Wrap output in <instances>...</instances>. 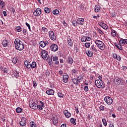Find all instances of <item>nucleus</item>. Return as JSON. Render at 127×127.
Segmentation results:
<instances>
[{
  "label": "nucleus",
  "mask_w": 127,
  "mask_h": 127,
  "mask_svg": "<svg viewBox=\"0 0 127 127\" xmlns=\"http://www.w3.org/2000/svg\"><path fill=\"white\" fill-rule=\"evenodd\" d=\"M68 63H69V64H73L74 61L71 56L68 57Z\"/></svg>",
  "instance_id": "obj_19"
},
{
  "label": "nucleus",
  "mask_w": 127,
  "mask_h": 127,
  "mask_svg": "<svg viewBox=\"0 0 127 127\" xmlns=\"http://www.w3.org/2000/svg\"><path fill=\"white\" fill-rule=\"evenodd\" d=\"M119 43L121 45H125L126 44V39H122L120 40Z\"/></svg>",
  "instance_id": "obj_23"
},
{
  "label": "nucleus",
  "mask_w": 127,
  "mask_h": 127,
  "mask_svg": "<svg viewBox=\"0 0 127 127\" xmlns=\"http://www.w3.org/2000/svg\"><path fill=\"white\" fill-rule=\"evenodd\" d=\"M43 107H42V106L41 105H38V108H39V110H40V111H42L43 110Z\"/></svg>",
  "instance_id": "obj_52"
},
{
  "label": "nucleus",
  "mask_w": 127,
  "mask_h": 127,
  "mask_svg": "<svg viewBox=\"0 0 127 127\" xmlns=\"http://www.w3.org/2000/svg\"><path fill=\"white\" fill-rule=\"evenodd\" d=\"M30 126L31 127H36V124L33 122H31L30 123Z\"/></svg>",
  "instance_id": "obj_31"
},
{
  "label": "nucleus",
  "mask_w": 127,
  "mask_h": 127,
  "mask_svg": "<svg viewBox=\"0 0 127 127\" xmlns=\"http://www.w3.org/2000/svg\"><path fill=\"white\" fill-rule=\"evenodd\" d=\"M95 84L97 88L99 89H104L105 88V84H104V81H102V80L97 79L95 81Z\"/></svg>",
  "instance_id": "obj_2"
},
{
  "label": "nucleus",
  "mask_w": 127,
  "mask_h": 127,
  "mask_svg": "<svg viewBox=\"0 0 127 127\" xmlns=\"http://www.w3.org/2000/svg\"><path fill=\"white\" fill-rule=\"evenodd\" d=\"M77 79L78 80V83H80V82L83 80V78H82V77H78Z\"/></svg>",
  "instance_id": "obj_57"
},
{
  "label": "nucleus",
  "mask_w": 127,
  "mask_h": 127,
  "mask_svg": "<svg viewBox=\"0 0 127 127\" xmlns=\"http://www.w3.org/2000/svg\"><path fill=\"white\" fill-rule=\"evenodd\" d=\"M22 111V109H21V108H20L19 107L17 108L16 109V112L18 114H20V113Z\"/></svg>",
  "instance_id": "obj_34"
},
{
  "label": "nucleus",
  "mask_w": 127,
  "mask_h": 127,
  "mask_svg": "<svg viewBox=\"0 0 127 127\" xmlns=\"http://www.w3.org/2000/svg\"><path fill=\"white\" fill-rule=\"evenodd\" d=\"M27 33V30L25 29L23 30V33L24 35H26Z\"/></svg>",
  "instance_id": "obj_60"
},
{
  "label": "nucleus",
  "mask_w": 127,
  "mask_h": 127,
  "mask_svg": "<svg viewBox=\"0 0 127 127\" xmlns=\"http://www.w3.org/2000/svg\"><path fill=\"white\" fill-rule=\"evenodd\" d=\"M33 14L35 16H39L41 14V9L39 8L36 9L35 11L33 12Z\"/></svg>",
  "instance_id": "obj_9"
},
{
  "label": "nucleus",
  "mask_w": 127,
  "mask_h": 127,
  "mask_svg": "<svg viewBox=\"0 0 127 127\" xmlns=\"http://www.w3.org/2000/svg\"><path fill=\"white\" fill-rule=\"evenodd\" d=\"M54 125H56V124H58V118L57 116L53 117V118L52 119Z\"/></svg>",
  "instance_id": "obj_17"
},
{
  "label": "nucleus",
  "mask_w": 127,
  "mask_h": 127,
  "mask_svg": "<svg viewBox=\"0 0 127 127\" xmlns=\"http://www.w3.org/2000/svg\"><path fill=\"white\" fill-rule=\"evenodd\" d=\"M72 25H73V26H77V25L78 24V21L73 20L72 22Z\"/></svg>",
  "instance_id": "obj_38"
},
{
  "label": "nucleus",
  "mask_w": 127,
  "mask_h": 127,
  "mask_svg": "<svg viewBox=\"0 0 127 127\" xmlns=\"http://www.w3.org/2000/svg\"><path fill=\"white\" fill-rule=\"evenodd\" d=\"M70 122L72 124V125H74L75 126L76 125V119H74L73 118H72L70 120Z\"/></svg>",
  "instance_id": "obj_26"
},
{
  "label": "nucleus",
  "mask_w": 127,
  "mask_h": 127,
  "mask_svg": "<svg viewBox=\"0 0 127 127\" xmlns=\"http://www.w3.org/2000/svg\"><path fill=\"white\" fill-rule=\"evenodd\" d=\"M102 122H103V124L104 126L105 127H107V120H106V119H102Z\"/></svg>",
  "instance_id": "obj_40"
},
{
  "label": "nucleus",
  "mask_w": 127,
  "mask_h": 127,
  "mask_svg": "<svg viewBox=\"0 0 127 127\" xmlns=\"http://www.w3.org/2000/svg\"><path fill=\"white\" fill-rule=\"evenodd\" d=\"M67 42L68 43V45H69V46H73V41H72V39L70 38L67 39Z\"/></svg>",
  "instance_id": "obj_24"
},
{
  "label": "nucleus",
  "mask_w": 127,
  "mask_h": 127,
  "mask_svg": "<svg viewBox=\"0 0 127 127\" xmlns=\"http://www.w3.org/2000/svg\"><path fill=\"white\" fill-rule=\"evenodd\" d=\"M32 83L33 87H34V88H36V87L37 86V83H36V81L32 80Z\"/></svg>",
  "instance_id": "obj_35"
},
{
  "label": "nucleus",
  "mask_w": 127,
  "mask_h": 127,
  "mask_svg": "<svg viewBox=\"0 0 127 127\" xmlns=\"http://www.w3.org/2000/svg\"><path fill=\"white\" fill-rule=\"evenodd\" d=\"M61 127H67V125H66V124H63L61 125Z\"/></svg>",
  "instance_id": "obj_64"
},
{
  "label": "nucleus",
  "mask_w": 127,
  "mask_h": 127,
  "mask_svg": "<svg viewBox=\"0 0 127 127\" xmlns=\"http://www.w3.org/2000/svg\"><path fill=\"white\" fill-rule=\"evenodd\" d=\"M97 31L98 32L99 34H101V35H104L105 34L104 32H103L102 30L100 29V28H97Z\"/></svg>",
  "instance_id": "obj_29"
},
{
  "label": "nucleus",
  "mask_w": 127,
  "mask_h": 127,
  "mask_svg": "<svg viewBox=\"0 0 127 127\" xmlns=\"http://www.w3.org/2000/svg\"><path fill=\"white\" fill-rule=\"evenodd\" d=\"M79 7L82 10H85V6L84 5H81Z\"/></svg>",
  "instance_id": "obj_55"
},
{
  "label": "nucleus",
  "mask_w": 127,
  "mask_h": 127,
  "mask_svg": "<svg viewBox=\"0 0 127 127\" xmlns=\"http://www.w3.org/2000/svg\"><path fill=\"white\" fill-rule=\"evenodd\" d=\"M58 96L59 98H63V97H64V94L62 93V92H60L58 93Z\"/></svg>",
  "instance_id": "obj_33"
},
{
  "label": "nucleus",
  "mask_w": 127,
  "mask_h": 127,
  "mask_svg": "<svg viewBox=\"0 0 127 127\" xmlns=\"http://www.w3.org/2000/svg\"><path fill=\"white\" fill-rule=\"evenodd\" d=\"M21 42L20 41V40L18 39H16L14 41V44H15V45H17L19 44V43H21Z\"/></svg>",
  "instance_id": "obj_27"
},
{
  "label": "nucleus",
  "mask_w": 127,
  "mask_h": 127,
  "mask_svg": "<svg viewBox=\"0 0 127 127\" xmlns=\"http://www.w3.org/2000/svg\"><path fill=\"white\" fill-rule=\"evenodd\" d=\"M118 47H117V48H118V49H119L120 50H123V47H122V45H121L120 44L118 45Z\"/></svg>",
  "instance_id": "obj_53"
},
{
  "label": "nucleus",
  "mask_w": 127,
  "mask_h": 127,
  "mask_svg": "<svg viewBox=\"0 0 127 127\" xmlns=\"http://www.w3.org/2000/svg\"><path fill=\"white\" fill-rule=\"evenodd\" d=\"M84 20H82V21H77V23H78V24H79V25H84Z\"/></svg>",
  "instance_id": "obj_42"
},
{
  "label": "nucleus",
  "mask_w": 127,
  "mask_h": 127,
  "mask_svg": "<svg viewBox=\"0 0 127 127\" xmlns=\"http://www.w3.org/2000/svg\"><path fill=\"white\" fill-rule=\"evenodd\" d=\"M85 46L86 47V48H89V47L91 46V44L90 43H85Z\"/></svg>",
  "instance_id": "obj_44"
},
{
  "label": "nucleus",
  "mask_w": 127,
  "mask_h": 127,
  "mask_svg": "<svg viewBox=\"0 0 127 127\" xmlns=\"http://www.w3.org/2000/svg\"><path fill=\"white\" fill-rule=\"evenodd\" d=\"M49 35L50 38L52 40H53L54 41H55V40L56 39V35L54 34V32H53V31H50L49 32Z\"/></svg>",
  "instance_id": "obj_7"
},
{
  "label": "nucleus",
  "mask_w": 127,
  "mask_h": 127,
  "mask_svg": "<svg viewBox=\"0 0 127 127\" xmlns=\"http://www.w3.org/2000/svg\"><path fill=\"white\" fill-rule=\"evenodd\" d=\"M12 61L14 64H16L17 63V58H13Z\"/></svg>",
  "instance_id": "obj_37"
},
{
  "label": "nucleus",
  "mask_w": 127,
  "mask_h": 127,
  "mask_svg": "<svg viewBox=\"0 0 127 127\" xmlns=\"http://www.w3.org/2000/svg\"><path fill=\"white\" fill-rule=\"evenodd\" d=\"M104 101L108 105H112L113 103V99L109 96L105 97L104 98Z\"/></svg>",
  "instance_id": "obj_5"
},
{
  "label": "nucleus",
  "mask_w": 127,
  "mask_h": 127,
  "mask_svg": "<svg viewBox=\"0 0 127 127\" xmlns=\"http://www.w3.org/2000/svg\"><path fill=\"white\" fill-rule=\"evenodd\" d=\"M29 105L31 109H33V110H37L38 109V105L35 102H29Z\"/></svg>",
  "instance_id": "obj_6"
},
{
  "label": "nucleus",
  "mask_w": 127,
  "mask_h": 127,
  "mask_svg": "<svg viewBox=\"0 0 127 127\" xmlns=\"http://www.w3.org/2000/svg\"><path fill=\"white\" fill-rule=\"evenodd\" d=\"M40 104L41 106H42V108H45V106L44 105V103L42 101H40Z\"/></svg>",
  "instance_id": "obj_56"
},
{
  "label": "nucleus",
  "mask_w": 127,
  "mask_h": 127,
  "mask_svg": "<svg viewBox=\"0 0 127 127\" xmlns=\"http://www.w3.org/2000/svg\"><path fill=\"white\" fill-rule=\"evenodd\" d=\"M81 42H86V36H83L81 38Z\"/></svg>",
  "instance_id": "obj_47"
},
{
  "label": "nucleus",
  "mask_w": 127,
  "mask_h": 127,
  "mask_svg": "<svg viewBox=\"0 0 127 127\" xmlns=\"http://www.w3.org/2000/svg\"><path fill=\"white\" fill-rule=\"evenodd\" d=\"M64 114L65 115V116L66 117V118H70V117H71V113H69L68 112V110H65L64 112Z\"/></svg>",
  "instance_id": "obj_16"
},
{
  "label": "nucleus",
  "mask_w": 127,
  "mask_h": 127,
  "mask_svg": "<svg viewBox=\"0 0 127 127\" xmlns=\"http://www.w3.org/2000/svg\"><path fill=\"white\" fill-rule=\"evenodd\" d=\"M53 60L54 62H55V64L56 65H58L59 64V61H58V57L55 56L53 57Z\"/></svg>",
  "instance_id": "obj_15"
},
{
  "label": "nucleus",
  "mask_w": 127,
  "mask_h": 127,
  "mask_svg": "<svg viewBox=\"0 0 127 127\" xmlns=\"http://www.w3.org/2000/svg\"><path fill=\"white\" fill-rule=\"evenodd\" d=\"M59 11L58 9H55L53 11V14L56 15V14H59Z\"/></svg>",
  "instance_id": "obj_28"
},
{
  "label": "nucleus",
  "mask_w": 127,
  "mask_h": 127,
  "mask_svg": "<svg viewBox=\"0 0 127 127\" xmlns=\"http://www.w3.org/2000/svg\"><path fill=\"white\" fill-rule=\"evenodd\" d=\"M15 47L17 50H19L20 51H21L22 50H23V49H24V46L21 42L20 43L18 44V45H15Z\"/></svg>",
  "instance_id": "obj_4"
},
{
  "label": "nucleus",
  "mask_w": 127,
  "mask_h": 127,
  "mask_svg": "<svg viewBox=\"0 0 127 127\" xmlns=\"http://www.w3.org/2000/svg\"><path fill=\"white\" fill-rule=\"evenodd\" d=\"M49 44V43H48V41H46L45 42L42 41L40 42V46L41 47H42L43 48H44L46 45H48Z\"/></svg>",
  "instance_id": "obj_10"
},
{
  "label": "nucleus",
  "mask_w": 127,
  "mask_h": 127,
  "mask_svg": "<svg viewBox=\"0 0 127 127\" xmlns=\"http://www.w3.org/2000/svg\"><path fill=\"white\" fill-rule=\"evenodd\" d=\"M91 48H92V50H93V51H94L95 52H97V49L95 47V46L94 45H92L91 46Z\"/></svg>",
  "instance_id": "obj_48"
},
{
  "label": "nucleus",
  "mask_w": 127,
  "mask_h": 127,
  "mask_svg": "<svg viewBox=\"0 0 127 127\" xmlns=\"http://www.w3.org/2000/svg\"><path fill=\"white\" fill-rule=\"evenodd\" d=\"M42 30L43 31V32H44L45 33V32H47V28H45V27H43L42 28Z\"/></svg>",
  "instance_id": "obj_46"
},
{
  "label": "nucleus",
  "mask_w": 127,
  "mask_h": 127,
  "mask_svg": "<svg viewBox=\"0 0 127 127\" xmlns=\"http://www.w3.org/2000/svg\"><path fill=\"white\" fill-rule=\"evenodd\" d=\"M41 55L44 60H47L48 59V52L45 51V50H43L41 52Z\"/></svg>",
  "instance_id": "obj_3"
},
{
  "label": "nucleus",
  "mask_w": 127,
  "mask_h": 127,
  "mask_svg": "<svg viewBox=\"0 0 127 127\" xmlns=\"http://www.w3.org/2000/svg\"><path fill=\"white\" fill-rule=\"evenodd\" d=\"M31 67L32 68H35V67H36V62H33L31 65Z\"/></svg>",
  "instance_id": "obj_36"
},
{
  "label": "nucleus",
  "mask_w": 127,
  "mask_h": 127,
  "mask_svg": "<svg viewBox=\"0 0 127 127\" xmlns=\"http://www.w3.org/2000/svg\"><path fill=\"white\" fill-rule=\"evenodd\" d=\"M86 53L88 57H92L93 56V53L90 50L87 51Z\"/></svg>",
  "instance_id": "obj_22"
},
{
  "label": "nucleus",
  "mask_w": 127,
  "mask_h": 127,
  "mask_svg": "<svg viewBox=\"0 0 127 127\" xmlns=\"http://www.w3.org/2000/svg\"><path fill=\"white\" fill-rule=\"evenodd\" d=\"M120 80H121V79H115L114 80V82L117 85H119V82H120Z\"/></svg>",
  "instance_id": "obj_45"
},
{
  "label": "nucleus",
  "mask_w": 127,
  "mask_h": 127,
  "mask_svg": "<svg viewBox=\"0 0 127 127\" xmlns=\"http://www.w3.org/2000/svg\"><path fill=\"white\" fill-rule=\"evenodd\" d=\"M5 4V3H4V2L1 1L0 0V6H1V7L3 8V6H4V5Z\"/></svg>",
  "instance_id": "obj_43"
},
{
  "label": "nucleus",
  "mask_w": 127,
  "mask_h": 127,
  "mask_svg": "<svg viewBox=\"0 0 127 127\" xmlns=\"http://www.w3.org/2000/svg\"><path fill=\"white\" fill-rule=\"evenodd\" d=\"M116 59L118 61H121V60H122V58H121V57L119 55H117V57L116 58Z\"/></svg>",
  "instance_id": "obj_59"
},
{
  "label": "nucleus",
  "mask_w": 127,
  "mask_h": 127,
  "mask_svg": "<svg viewBox=\"0 0 127 127\" xmlns=\"http://www.w3.org/2000/svg\"><path fill=\"white\" fill-rule=\"evenodd\" d=\"M111 34L113 36V37H115L117 36V31H116L115 30H113L112 31Z\"/></svg>",
  "instance_id": "obj_30"
},
{
  "label": "nucleus",
  "mask_w": 127,
  "mask_h": 127,
  "mask_svg": "<svg viewBox=\"0 0 127 127\" xmlns=\"http://www.w3.org/2000/svg\"><path fill=\"white\" fill-rule=\"evenodd\" d=\"M98 24L100 26H101V27L103 28V29H108V28H109L108 27V25H107V24L103 22H100L98 23Z\"/></svg>",
  "instance_id": "obj_12"
},
{
  "label": "nucleus",
  "mask_w": 127,
  "mask_h": 127,
  "mask_svg": "<svg viewBox=\"0 0 127 127\" xmlns=\"http://www.w3.org/2000/svg\"><path fill=\"white\" fill-rule=\"evenodd\" d=\"M113 58H114V59H117V57H118V55H117V54H113Z\"/></svg>",
  "instance_id": "obj_62"
},
{
  "label": "nucleus",
  "mask_w": 127,
  "mask_h": 127,
  "mask_svg": "<svg viewBox=\"0 0 127 127\" xmlns=\"http://www.w3.org/2000/svg\"><path fill=\"white\" fill-rule=\"evenodd\" d=\"M100 9H101V6L99 5H96L95 6V12H99V11H100Z\"/></svg>",
  "instance_id": "obj_18"
},
{
  "label": "nucleus",
  "mask_w": 127,
  "mask_h": 127,
  "mask_svg": "<svg viewBox=\"0 0 127 127\" xmlns=\"http://www.w3.org/2000/svg\"><path fill=\"white\" fill-rule=\"evenodd\" d=\"M2 44L3 47H6L7 46V41L6 40H3Z\"/></svg>",
  "instance_id": "obj_25"
},
{
  "label": "nucleus",
  "mask_w": 127,
  "mask_h": 127,
  "mask_svg": "<svg viewBox=\"0 0 127 127\" xmlns=\"http://www.w3.org/2000/svg\"><path fill=\"white\" fill-rule=\"evenodd\" d=\"M16 30L17 31V32H21L22 29H21V27L20 26H17L16 28Z\"/></svg>",
  "instance_id": "obj_39"
},
{
  "label": "nucleus",
  "mask_w": 127,
  "mask_h": 127,
  "mask_svg": "<svg viewBox=\"0 0 127 127\" xmlns=\"http://www.w3.org/2000/svg\"><path fill=\"white\" fill-rule=\"evenodd\" d=\"M44 11L46 13H50V9H49L48 7H46Z\"/></svg>",
  "instance_id": "obj_32"
},
{
  "label": "nucleus",
  "mask_w": 127,
  "mask_h": 127,
  "mask_svg": "<svg viewBox=\"0 0 127 127\" xmlns=\"http://www.w3.org/2000/svg\"><path fill=\"white\" fill-rule=\"evenodd\" d=\"M21 127H24L26 125V121L25 120H22L19 122Z\"/></svg>",
  "instance_id": "obj_21"
},
{
  "label": "nucleus",
  "mask_w": 127,
  "mask_h": 127,
  "mask_svg": "<svg viewBox=\"0 0 127 127\" xmlns=\"http://www.w3.org/2000/svg\"><path fill=\"white\" fill-rule=\"evenodd\" d=\"M46 94L49 96H53V95H54V90L53 89H49L47 90Z\"/></svg>",
  "instance_id": "obj_13"
},
{
  "label": "nucleus",
  "mask_w": 127,
  "mask_h": 127,
  "mask_svg": "<svg viewBox=\"0 0 127 127\" xmlns=\"http://www.w3.org/2000/svg\"><path fill=\"white\" fill-rule=\"evenodd\" d=\"M13 75L16 78H18V77H19V73H18V72L17 71H15V72L13 73Z\"/></svg>",
  "instance_id": "obj_41"
},
{
  "label": "nucleus",
  "mask_w": 127,
  "mask_h": 127,
  "mask_svg": "<svg viewBox=\"0 0 127 127\" xmlns=\"http://www.w3.org/2000/svg\"><path fill=\"white\" fill-rule=\"evenodd\" d=\"M84 90L85 91V92H88V91H89V87L87 86L84 87Z\"/></svg>",
  "instance_id": "obj_54"
},
{
  "label": "nucleus",
  "mask_w": 127,
  "mask_h": 127,
  "mask_svg": "<svg viewBox=\"0 0 127 127\" xmlns=\"http://www.w3.org/2000/svg\"><path fill=\"white\" fill-rule=\"evenodd\" d=\"M94 42L100 50H105V49L106 48V45L104 44V42L99 40H96Z\"/></svg>",
  "instance_id": "obj_1"
},
{
  "label": "nucleus",
  "mask_w": 127,
  "mask_h": 127,
  "mask_svg": "<svg viewBox=\"0 0 127 127\" xmlns=\"http://www.w3.org/2000/svg\"><path fill=\"white\" fill-rule=\"evenodd\" d=\"M124 83H125V81H124V80H123V79H120V83H119V84H118V85H123V84H124Z\"/></svg>",
  "instance_id": "obj_49"
},
{
  "label": "nucleus",
  "mask_w": 127,
  "mask_h": 127,
  "mask_svg": "<svg viewBox=\"0 0 127 127\" xmlns=\"http://www.w3.org/2000/svg\"><path fill=\"white\" fill-rule=\"evenodd\" d=\"M72 82L73 83V84H74V85H76V86H79V82L77 78L72 79Z\"/></svg>",
  "instance_id": "obj_20"
},
{
  "label": "nucleus",
  "mask_w": 127,
  "mask_h": 127,
  "mask_svg": "<svg viewBox=\"0 0 127 127\" xmlns=\"http://www.w3.org/2000/svg\"><path fill=\"white\" fill-rule=\"evenodd\" d=\"M91 37H85V40L86 41H90L91 40Z\"/></svg>",
  "instance_id": "obj_58"
},
{
  "label": "nucleus",
  "mask_w": 127,
  "mask_h": 127,
  "mask_svg": "<svg viewBox=\"0 0 127 127\" xmlns=\"http://www.w3.org/2000/svg\"><path fill=\"white\" fill-rule=\"evenodd\" d=\"M25 24L26 26L28 27L29 30H30V31H31V29L30 28V25H29V24H28L27 22H26Z\"/></svg>",
  "instance_id": "obj_50"
},
{
  "label": "nucleus",
  "mask_w": 127,
  "mask_h": 127,
  "mask_svg": "<svg viewBox=\"0 0 127 127\" xmlns=\"http://www.w3.org/2000/svg\"><path fill=\"white\" fill-rule=\"evenodd\" d=\"M50 48L52 51H54V52L58 51L59 49L58 45L54 44L51 45V46H50Z\"/></svg>",
  "instance_id": "obj_8"
},
{
  "label": "nucleus",
  "mask_w": 127,
  "mask_h": 127,
  "mask_svg": "<svg viewBox=\"0 0 127 127\" xmlns=\"http://www.w3.org/2000/svg\"><path fill=\"white\" fill-rule=\"evenodd\" d=\"M69 78V75L67 73L63 76V82L64 83H67L68 82V78Z\"/></svg>",
  "instance_id": "obj_11"
},
{
  "label": "nucleus",
  "mask_w": 127,
  "mask_h": 127,
  "mask_svg": "<svg viewBox=\"0 0 127 127\" xmlns=\"http://www.w3.org/2000/svg\"><path fill=\"white\" fill-rule=\"evenodd\" d=\"M99 109L101 110V111H105V107H104V106L102 105L100 106Z\"/></svg>",
  "instance_id": "obj_51"
},
{
  "label": "nucleus",
  "mask_w": 127,
  "mask_h": 127,
  "mask_svg": "<svg viewBox=\"0 0 127 127\" xmlns=\"http://www.w3.org/2000/svg\"><path fill=\"white\" fill-rule=\"evenodd\" d=\"M24 65H26V68H27V69H30V68L31 67V64H30V62L27 61H25Z\"/></svg>",
  "instance_id": "obj_14"
},
{
  "label": "nucleus",
  "mask_w": 127,
  "mask_h": 127,
  "mask_svg": "<svg viewBox=\"0 0 127 127\" xmlns=\"http://www.w3.org/2000/svg\"><path fill=\"white\" fill-rule=\"evenodd\" d=\"M10 11L11 12H13V13H14V12H15V9H14V8L13 7H12L11 8Z\"/></svg>",
  "instance_id": "obj_61"
},
{
  "label": "nucleus",
  "mask_w": 127,
  "mask_h": 127,
  "mask_svg": "<svg viewBox=\"0 0 127 127\" xmlns=\"http://www.w3.org/2000/svg\"><path fill=\"white\" fill-rule=\"evenodd\" d=\"M3 14L4 15V16H6V15H7V14L6 13V11H3Z\"/></svg>",
  "instance_id": "obj_63"
}]
</instances>
